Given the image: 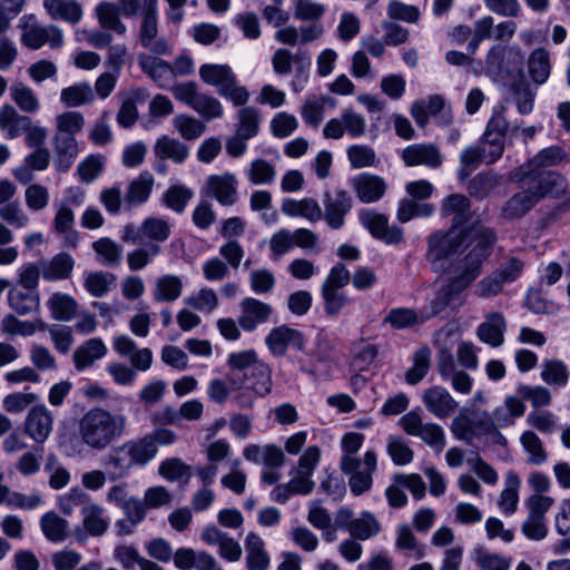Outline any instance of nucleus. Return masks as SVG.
<instances>
[{"label": "nucleus", "instance_id": "1", "mask_svg": "<svg viewBox=\"0 0 570 570\" xmlns=\"http://www.w3.org/2000/svg\"><path fill=\"white\" fill-rule=\"evenodd\" d=\"M128 417L104 406H92L78 420L80 443L94 452H104L127 433Z\"/></svg>", "mask_w": 570, "mask_h": 570}, {"label": "nucleus", "instance_id": "2", "mask_svg": "<svg viewBox=\"0 0 570 570\" xmlns=\"http://www.w3.org/2000/svg\"><path fill=\"white\" fill-rule=\"evenodd\" d=\"M469 230L449 228L436 230L426 240L425 258L435 273L444 272L449 266V257L462 253L468 246Z\"/></svg>", "mask_w": 570, "mask_h": 570}, {"label": "nucleus", "instance_id": "3", "mask_svg": "<svg viewBox=\"0 0 570 570\" xmlns=\"http://www.w3.org/2000/svg\"><path fill=\"white\" fill-rule=\"evenodd\" d=\"M520 188L528 190L539 202L543 197L558 196L566 190L564 178L557 171L547 168L521 166L513 175Z\"/></svg>", "mask_w": 570, "mask_h": 570}, {"label": "nucleus", "instance_id": "4", "mask_svg": "<svg viewBox=\"0 0 570 570\" xmlns=\"http://www.w3.org/2000/svg\"><path fill=\"white\" fill-rule=\"evenodd\" d=\"M199 77L235 106H244L249 101V91L238 83L237 76L228 65L204 63L199 68Z\"/></svg>", "mask_w": 570, "mask_h": 570}, {"label": "nucleus", "instance_id": "5", "mask_svg": "<svg viewBox=\"0 0 570 570\" xmlns=\"http://www.w3.org/2000/svg\"><path fill=\"white\" fill-rule=\"evenodd\" d=\"M340 468L345 475H348L351 492L354 495H361L372 488V475L377 468L376 454L374 451H367L363 461L356 456H342Z\"/></svg>", "mask_w": 570, "mask_h": 570}, {"label": "nucleus", "instance_id": "6", "mask_svg": "<svg viewBox=\"0 0 570 570\" xmlns=\"http://www.w3.org/2000/svg\"><path fill=\"white\" fill-rule=\"evenodd\" d=\"M170 224L160 217H147L139 226L129 223L124 226L120 238L127 244H156L160 246L169 239Z\"/></svg>", "mask_w": 570, "mask_h": 570}, {"label": "nucleus", "instance_id": "7", "mask_svg": "<svg viewBox=\"0 0 570 570\" xmlns=\"http://www.w3.org/2000/svg\"><path fill=\"white\" fill-rule=\"evenodd\" d=\"M141 20L138 31L139 45L156 56H165L170 52V46L158 29V0H151L150 6L141 8Z\"/></svg>", "mask_w": 570, "mask_h": 570}, {"label": "nucleus", "instance_id": "8", "mask_svg": "<svg viewBox=\"0 0 570 570\" xmlns=\"http://www.w3.org/2000/svg\"><path fill=\"white\" fill-rule=\"evenodd\" d=\"M358 220L374 238L380 239L387 245H397L404 239L403 228L396 225L390 226L389 217L374 209H361L358 212Z\"/></svg>", "mask_w": 570, "mask_h": 570}, {"label": "nucleus", "instance_id": "9", "mask_svg": "<svg viewBox=\"0 0 570 570\" xmlns=\"http://www.w3.org/2000/svg\"><path fill=\"white\" fill-rule=\"evenodd\" d=\"M366 128V119L363 115L352 108H345L338 118H332L325 124L323 136L335 140L341 139L345 134L351 138H360L365 135Z\"/></svg>", "mask_w": 570, "mask_h": 570}, {"label": "nucleus", "instance_id": "10", "mask_svg": "<svg viewBox=\"0 0 570 570\" xmlns=\"http://www.w3.org/2000/svg\"><path fill=\"white\" fill-rule=\"evenodd\" d=\"M203 191L222 206H234L239 199L238 179L233 173L210 175L205 180Z\"/></svg>", "mask_w": 570, "mask_h": 570}, {"label": "nucleus", "instance_id": "11", "mask_svg": "<svg viewBox=\"0 0 570 570\" xmlns=\"http://www.w3.org/2000/svg\"><path fill=\"white\" fill-rule=\"evenodd\" d=\"M324 213L322 218L330 228L341 229L345 225V217L353 207V198L348 191L336 189L334 193L326 191L323 198Z\"/></svg>", "mask_w": 570, "mask_h": 570}, {"label": "nucleus", "instance_id": "12", "mask_svg": "<svg viewBox=\"0 0 570 570\" xmlns=\"http://www.w3.org/2000/svg\"><path fill=\"white\" fill-rule=\"evenodd\" d=\"M21 43L32 50H38L45 45H48L51 49H59L63 46V33L55 24L26 26L21 35Z\"/></svg>", "mask_w": 570, "mask_h": 570}, {"label": "nucleus", "instance_id": "13", "mask_svg": "<svg viewBox=\"0 0 570 570\" xmlns=\"http://www.w3.org/2000/svg\"><path fill=\"white\" fill-rule=\"evenodd\" d=\"M421 400L425 409L441 420L452 416L459 406L450 392L440 385L424 390Z\"/></svg>", "mask_w": 570, "mask_h": 570}, {"label": "nucleus", "instance_id": "14", "mask_svg": "<svg viewBox=\"0 0 570 570\" xmlns=\"http://www.w3.org/2000/svg\"><path fill=\"white\" fill-rule=\"evenodd\" d=\"M265 343L271 353L275 356L285 355L289 346L298 351H303L305 347L303 333L287 325L272 328L265 337Z\"/></svg>", "mask_w": 570, "mask_h": 570}, {"label": "nucleus", "instance_id": "15", "mask_svg": "<svg viewBox=\"0 0 570 570\" xmlns=\"http://www.w3.org/2000/svg\"><path fill=\"white\" fill-rule=\"evenodd\" d=\"M53 430V416L45 404L33 405L24 420L26 434L37 443H43Z\"/></svg>", "mask_w": 570, "mask_h": 570}, {"label": "nucleus", "instance_id": "16", "mask_svg": "<svg viewBox=\"0 0 570 570\" xmlns=\"http://www.w3.org/2000/svg\"><path fill=\"white\" fill-rule=\"evenodd\" d=\"M350 185L362 204L379 202L383 198L387 188L384 178L371 173H361L352 177Z\"/></svg>", "mask_w": 570, "mask_h": 570}, {"label": "nucleus", "instance_id": "17", "mask_svg": "<svg viewBox=\"0 0 570 570\" xmlns=\"http://www.w3.org/2000/svg\"><path fill=\"white\" fill-rule=\"evenodd\" d=\"M321 460V450L317 445H311L305 449L299 456L297 465L291 471L292 484H299V491H309L314 489L313 473Z\"/></svg>", "mask_w": 570, "mask_h": 570}, {"label": "nucleus", "instance_id": "18", "mask_svg": "<svg viewBox=\"0 0 570 570\" xmlns=\"http://www.w3.org/2000/svg\"><path fill=\"white\" fill-rule=\"evenodd\" d=\"M463 230H469V245L474 243L468 254L484 263L491 256L498 239L495 232L481 224H473L470 227H464Z\"/></svg>", "mask_w": 570, "mask_h": 570}, {"label": "nucleus", "instance_id": "19", "mask_svg": "<svg viewBox=\"0 0 570 570\" xmlns=\"http://www.w3.org/2000/svg\"><path fill=\"white\" fill-rule=\"evenodd\" d=\"M465 287H441L430 301L429 306L421 308L426 322L444 312L446 308L455 311L465 303Z\"/></svg>", "mask_w": 570, "mask_h": 570}, {"label": "nucleus", "instance_id": "20", "mask_svg": "<svg viewBox=\"0 0 570 570\" xmlns=\"http://www.w3.org/2000/svg\"><path fill=\"white\" fill-rule=\"evenodd\" d=\"M240 308L238 324L245 332H253L257 326L267 323L273 314L271 305L250 297L240 303Z\"/></svg>", "mask_w": 570, "mask_h": 570}, {"label": "nucleus", "instance_id": "21", "mask_svg": "<svg viewBox=\"0 0 570 570\" xmlns=\"http://www.w3.org/2000/svg\"><path fill=\"white\" fill-rule=\"evenodd\" d=\"M483 263L466 254L463 258L450 263L443 274L452 284L470 285L481 274Z\"/></svg>", "mask_w": 570, "mask_h": 570}, {"label": "nucleus", "instance_id": "22", "mask_svg": "<svg viewBox=\"0 0 570 570\" xmlns=\"http://www.w3.org/2000/svg\"><path fill=\"white\" fill-rule=\"evenodd\" d=\"M137 61L141 70L148 75L159 88L169 89L175 82L169 62L147 53H139Z\"/></svg>", "mask_w": 570, "mask_h": 570}, {"label": "nucleus", "instance_id": "23", "mask_svg": "<svg viewBox=\"0 0 570 570\" xmlns=\"http://www.w3.org/2000/svg\"><path fill=\"white\" fill-rule=\"evenodd\" d=\"M402 160L409 167L423 165L438 168L442 164V155L433 144H414L403 149Z\"/></svg>", "mask_w": 570, "mask_h": 570}, {"label": "nucleus", "instance_id": "24", "mask_svg": "<svg viewBox=\"0 0 570 570\" xmlns=\"http://www.w3.org/2000/svg\"><path fill=\"white\" fill-rule=\"evenodd\" d=\"M507 321L499 312L487 315L485 321L476 327L478 338L491 347H500L504 343Z\"/></svg>", "mask_w": 570, "mask_h": 570}, {"label": "nucleus", "instance_id": "25", "mask_svg": "<svg viewBox=\"0 0 570 570\" xmlns=\"http://www.w3.org/2000/svg\"><path fill=\"white\" fill-rule=\"evenodd\" d=\"M52 144L56 154L55 169L59 173H67L78 157V142L72 135H55Z\"/></svg>", "mask_w": 570, "mask_h": 570}, {"label": "nucleus", "instance_id": "26", "mask_svg": "<svg viewBox=\"0 0 570 570\" xmlns=\"http://www.w3.org/2000/svg\"><path fill=\"white\" fill-rule=\"evenodd\" d=\"M155 178L149 171H141L126 188L124 206L130 209L145 204L153 191Z\"/></svg>", "mask_w": 570, "mask_h": 570}, {"label": "nucleus", "instance_id": "27", "mask_svg": "<svg viewBox=\"0 0 570 570\" xmlns=\"http://www.w3.org/2000/svg\"><path fill=\"white\" fill-rule=\"evenodd\" d=\"M108 348L99 337H92L79 345L73 354L72 361L78 372L91 367L96 361L106 356Z\"/></svg>", "mask_w": 570, "mask_h": 570}, {"label": "nucleus", "instance_id": "28", "mask_svg": "<svg viewBox=\"0 0 570 570\" xmlns=\"http://www.w3.org/2000/svg\"><path fill=\"white\" fill-rule=\"evenodd\" d=\"M491 419L487 413L474 419L458 416L453 420L451 430L454 436L461 441L470 443L481 431H489Z\"/></svg>", "mask_w": 570, "mask_h": 570}, {"label": "nucleus", "instance_id": "29", "mask_svg": "<svg viewBox=\"0 0 570 570\" xmlns=\"http://www.w3.org/2000/svg\"><path fill=\"white\" fill-rule=\"evenodd\" d=\"M43 8L53 20L68 22L72 26L82 19V7L77 0H43Z\"/></svg>", "mask_w": 570, "mask_h": 570}, {"label": "nucleus", "instance_id": "30", "mask_svg": "<svg viewBox=\"0 0 570 570\" xmlns=\"http://www.w3.org/2000/svg\"><path fill=\"white\" fill-rule=\"evenodd\" d=\"M246 567L248 570H267L271 557L265 549L263 539L255 532H249L245 539Z\"/></svg>", "mask_w": 570, "mask_h": 570}, {"label": "nucleus", "instance_id": "31", "mask_svg": "<svg viewBox=\"0 0 570 570\" xmlns=\"http://www.w3.org/2000/svg\"><path fill=\"white\" fill-rule=\"evenodd\" d=\"M527 68L529 77L534 85H544L552 70L549 51L543 47L534 49L528 57Z\"/></svg>", "mask_w": 570, "mask_h": 570}, {"label": "nucleus", "instance_id": "32", "mask_svg": "<svg viewBox=\"0 0 570 570\" xmlns=\"http://www.w3.org/2000/svg\"><path fill=\"white\" fill-rule=\"evenodd\" d=\"M481 164H494L489 160L487 148L480 145H473L464 148L460 154V168L456 177L460 183H464Z\"/></svg>", "mask_w": 570, "mask_h": 570}, {"label": "nucleus", "instance_id": "33", "mask_svg": "<svg viewBox=\"0 0 570 570\" xmlns=\"http://www.w3.org/2000/svg\"><path fill=\"white\" fill-rule=\"evenodd\" d=\"M31 118L20 115L13 106L4 104L0 108V129L8 139H14L29 128Z\"/></svg>", "mask_w": 570, "mask_h": 570}, {"label": "nucleus", "instance_id": "34", "mask_svg": "<svg viewBox=\"0 0 570 570\" xmlns=\"http://www.w3.org/2000/svg\"><path fill=\"white\" fill-rule=\"evenodd\" d=\"M471 203L462 194H453L443 199L441 213L443 216H452L451 228L459 229L470 218Z\"/></svg>", "mask_w": 570, "mask_h": 570}, {"label": "nucleus", "instance_id": "35", "mask_svg": "<svg viewBox=\"0 0 570 570\" xmlns=\"http://www.w3.org/2000/svg\"><path fill=\"white\" fill-rule=\"evenodd\" d=\"M75 266V259L67 253H59L50 261L41 262L42 277L47 282L67 279Z\"/></svg>", "mask_w": 570, "mask_h": 570}, {"label": "nucleus", "instance_id": "36", "mask_svg": "<svg viewBox=\"0 0 570 570\" xmlns=\"http://www.w3.org/2000/svg\"><path fill=\"white\" fill-rule=\"evenodd\" d=\"M154 153L161 160L169 159L175 164H183L189 156V147L176 138L164 135L157 139Z\"/></svg>", "mask_w": 570, "mask_h": 570}, {"label": "nucleus", "instance_id": "37", "mask_svg": "<svg viewBox=\"0 0 570 570\" xmlns=\"http://www.w3.org/2000/svg\"><path fill=\"white\" fill-rule=\"evenodd\" d=\"M281 208L282 212L289 217L301 216L312 223L318 222L323 216L321 206L313 198H303L301 200L285 198L282 202Z\"/></svg>", "mask_w": 570, "mask_h": 570}, {"label": "nucleus", "instance_id": "38", "mask_svg": "<svg viewBox=\"0 0 570 570\" xmlns=\"http://www.w3.org/2000/svg\"><path fill=\"white\" fill-rule=\"evenodd\" d=\"M95 12L104 29L111 30L117 35L126 33L127 28L120 20L121 6L119 2L117 4L110 1H101L96 6Z\"/></svg>", "mask_w": 570, "mask_h": 570}, {"label": "nucleus", "instance_id": "39", "mask_svg": "<svg viewBox=\"0 0 570 570\" xmlns=\"http://www.w3.org/2000/svg\"><path fill=\"white\" fill-rule=\"evenodd\" d=\"M10 307L18 314H29L39 307L36 287H11L8 294Z\"/></svg>", "mask_w": 570, "mask_h": 570}, {"label": "nucleus", "instance_id": "40", "mask_svg": "<svg viewBox=\"0 0 570 570\" xmlns=\"http://www.w3.org/2000/svg\"><path fill=\"white\" fill-rule=\"evenodd\" d=\"M81 515L82 527L90 535L101 537L107 532L110 521L101 505L91 501L83 508Z\"/></svg>", "mask_w": 570, "mask_h": 570}, {"label": "nucleus", "instance_id": "41", "mask_svg": "<svg viewBox=\"0 0 570 570\" xmlns=\"http://www.w3.org/2000/svg\"><path fill=\"white\" fill-rule=\"evenodd\" d=\"M384 322L395 330H405L423 325L426 322V316L421 308L396 307L387 313Z\"/></svg>", "mask_w": 570, "mask_h": 570}, {"label": "nucleus", "instance_id": "42", "mask_svg": "<svg viewBox=\"0 0 570 570\" xmlns=\"http://www.w3.org/2000/svg\"><path fill=\"white\" fill-rule=\"evenodd\" d=\"M244 380L247 389L258 396H265L272 391V370L263 361H258L247 374H244Z\"/></svg>", "mask_w": 570, "mask_h": 570}, {"label": "nucleus", "instance_id": "43", "mask_svg": "<svg viewBox=\"0 0 570 570\" xmlns=\"http://www.w3.org/2000/svg\"><path fill=\"white\" fill-rule=\"evenodd\" d=\"M236 112L235 132L245 138H254L258 135L262 116L257 108L253 106H240Z\"/></svg>", "mask_w": 570, "mask_h": 570}, {"label": "nucleus", "instance_id": "44", "mask_svg": "<svg viewBox=\"0 0 570 570\" xmlns=\"http://www.w3.org/2000/svg\"><path fill=\"white\" fill-rule=\"evenodd\" d=\"M91 247L96 253L97 261L105 266H117L122 259V246L109 237L95 240Z\"/></svg>", "mask_w": 570, "mask_h": 570}, {"label": "nucleus", "instance_id": "45", "mask_svg": "<svg viewBox=\"0 0 570 570\" xmlns=\"http://www.w3.org/2000/svg\"><path fill=\"white\" fill-rule=\"evenodd\" d=\"M40 528L46 539L51 542H62L68 538V521L53 511L47 512L40 518Z\"/></svg>", "mask_w": 570, "mask_h": 570}, {"label": "nucleus", "instance_id": "46", "mask_svg": "<svg viewBox=\"0 0 570 570\" xmlns=\"http://www.w3.org/2000/svg\"><path fill=\"white\" fill-rule=\"evenodd\" d=\"M432 352L428 345L419 347L412 357L413 364L405 372V382L410 385L420 383L429 373L431 367Z\"/></svg>", "mask_w": 570, "mask_h": 570}, {"label": "nucleus", "instance_id": "47", "mask_svg": "<svg viewBox=\"0 0 570 570\" xmlns=\"http://www.w3.org/2000/svg\"><path fill=\"white\" fill-rule=\"evenodd\" d=\"M10 98L26 114H36L40 109V101L33 89L21 81L11 85Z\"/></svg>", "mask_w": 570, "mask_h": 570}, {"label": "nucleus", "instance_id": "48", "mask_svg": "<svg viewBox=\"0 0 570 570\" xmlns=\"http://www.w3.org/2000/svg\"><path fill=\"white\" fill-rule=\"evenodd\" d=\"M540 376L550 386L563 387L568 384L570 372L563 361L551 358L542 362Z\"/></svg>", "mask_w": 570, "mask_h": 570}, {"label": "nucleus", "instance_id": "49", "mask_svg": "<svg viewBox=\"0 0 570 570\" xmlns=\"http://www.w3.org/2000/svg\"><path fill=\"white\" fill-rule=\"evenodd\" d=\"M106 465L112 469L116 478L127 475L134 466H137L127 442L112 448L106 458Z\"/></svg>", "mask_w": 570, "mask_h": 570}, {"label": "nucleus", "instance_id": "50", "mask_svg": "<svg viewBox=\"0 0 570 570\" xmlns=\"http://www.w3.org/2000/svg\"><path fill=\"white\" fill-rule=\"evenodd\" d=\"M95 92L89 82H79L63 88L60 100L68 107H78L94 101Z\"/></svg>", "mask_w": 570, "mask_h": 570}, {"label": "nucleus", "instance_id": "51", "mask_svg": "<svg viewBox=\"0 0 570 570\" xmlns=\"http://www.w3.org/2000/svg\"><path fill=\"white\" fill-rule=\"evenodd\" d=\"M381 531V524L375 515L368 511L361 513L358 518H355L350 534L352 538L357 540H368Z\"/></svg>", "mask_w": 570, "mask_h": 570}, {"label": "nucleus", "instance_id": "52", "mask_svg": "<svg viewBox=\"0 0 570 570\" xmlns=\"http://www.w3.org/2000/svg\"><path fill=\"white\" fill-rule=\"evenodd\" d=\"M538 202L528 190L513 195L503 206L502 215L507 219H514L525 215Z\"/></svg>", "mask_w": 570, "mask_h": 570}, {"label": "nucleus", "instance_id": "53", "mask_svg": "<svg viewBox=\"0 0 570 570\" xmlns=\"http://www.w3.org/2000/svg\"><path fill=\"white\" fill-rule=\"evenodd\" d=\"M115 559L126 570H131L136 564L140 570H156L153 561L139 556L138 550L132 546H119L114 551Z\"/></svg>", "mask_w": 570, "mask_h": 570}, {"label": "nucleus", "instance_id": "54", "mask_svg": "<svg viewBox=\"0 0 570 570\" xmlns=\"http://www.w3.org/2000/svg\"><path fill=\"white\" fill-rule=\"evenodd\" d=\"M193 196L194 193L188 187L184 185H173L163 194L161 202L167 208L177 214H181Z\"/></svg>", "mask_w": 570, "mask_h": 570}, {"label": "nucleus", "instance_id": "55", "mask_svg": "<svg viewBox=\"0 0 570 570\" xmlns=\"http://www.w3.org/2000/svg\"><path fill=\"white\" fill-rule=\"evenodd\" d=\"M499 176L491 171H481L475 175L468 185L470 196L483 199L499 185Z\"/></svg>", "mask_w": 570, "mask_h": 570}, {"label": "nucleus", "instance_id": "56", "mask_svg": "<svg viewBox=\"0 0 570 570\" xmlns=\"http://www.w3.org/2000/svg\"><path fill=\"white\" fill-rule=\"evenodd\" d=\"M520 443L529 455V463L541 465L548 460V452L540 438L533 431H524L520 436Z\"/></svg>", "mask_w": 570, "mask_h": 570}, {"label": "nucleus", "instance_id": "57", "mask_svg": "<svg viewBox=\"0 0 570 570\" xmlns=\"http://www.w3.org/2000/svg\"><path fill=\"white\" fill-rule=\"evenodd\" d=\"M524 269V263L517 258L510 257L502 262L492 273L491 281L493 285L515 282Z\"/></svg>", "mask_w": 570, "mask_h": 570}, {"label": "nucleus", "instance_id": "58", "mask_svg": "<svg viewBox=\"0 0 570 570\" xmlns=\"http://www.w3.org/2000/svg\"><path fill=\"white\" fill-rule=\"evenodd\" d=\"M346 155L351 167L355 169L375 167L379 163L375 150L368 145H351Z\"/></svg>", "mask_w": 570, "mask_h": 570}, {"label": "nucleus", "instance_id": "59", "mask_svg": "<svg viewBox=\"0 0 570 570\" xmlns=\"http://www.w3.org/2000/svg\"><path fill=\"white\" fill-rule=\"evenodd\" d=\"M507 488L501 492L499 507L507 515L515 512L519 494L518 489L520 487V479L514 472H509L505 476Z\"/></svg>", "mask_w": 570, "mask_h": 570}, {"label": "nucleus", "instance_id": "60", "mask_svg": "<svg viewBox=\"0 0 570 570\" xmlns=\"http://www.w3.org/2000/svg\"><path fill=\"white\" fill-rule=\"evenodd\" d=\"M126 442L137 466L146 465L157 454V446H155L153 440L148 438L147 434L142 438Z\"/></svg>", "mask_w": 570, "mask_h": 570}, {"label": "nucleus", "instance_id": "61", "mask_svg": "<svg viewBox=\"0 0 570 570\" xmlns=\"http://www.w3.org/2000/svg\"><path fill=\"white\" fill-rule=\"evenodd\" d=\"M173 126L186 140H195L206 130V126L203 121L184 114L174 117Z\"/></svg>", "mask_w": 570, "mask_h": 570}, {"label": "nucleus", "instance_id": "62", "mask_svg": "<svg viewBox=\"0 0 570 570\" xmlns=\"http://www.w3.org/2000/svg\"><path fill=\"white\" fill-rule=\"evenodd\" d=\"M139 245L140 247L134 249L127 255L128 267L131 271H140L145 268L161 252V247L156 244Z\"/></svg>", "mask_w": 570, "mask_h": 570}, {"label": "nucleus", "instance_id": "63", "mask_svg": "<svg viewBox=\"0 0 570 570\" xmlns=\"http://www.w3.org/2000/svg\"><path fill=\"white\" fill-rule=\"evenodd\" d=\"M517 392L521 399L529 401L534 409L549 406L552 402L550 391L542 385L519 384Z\"/></svg>", "mask_w": 570, "mask_h": 570}, {"label": "nucleus", "instance_id": "64", "mask_svg": "<svg viewBox=\"0 0 570 570\" xmlns=\"http://www.w3.org/2000/svg\"><path fill=\"white\" fill-rule=\"evenodd\" d=\"M191 109L207 121L222 118L224 115L222 102L217 98L204 92L199 94Z\"/></svg>", "mask_w": 570, "mask_h": 570}]
</instances>
